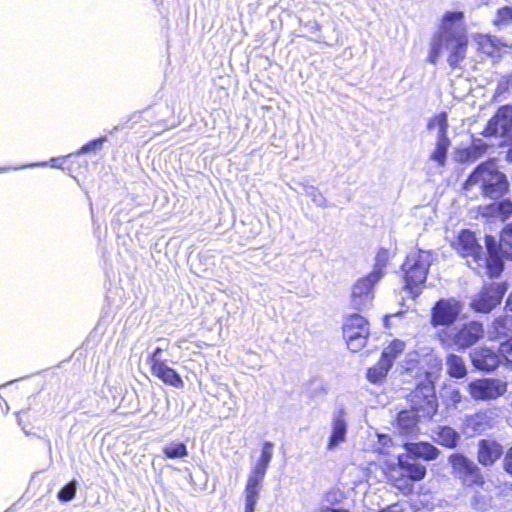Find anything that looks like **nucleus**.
<instances>
[{
    "instance_id": "nucleus-50",
    "label": "nucleus",
    "mask_w": 512,
    "mask_h": 512,
    "mask_svg": "<svg viewBox=\"0 0 512 512\" xmlns=\"http://www.w3.org/2000/svg\"><path fill=\"white\" fill-rule=\"evenodd\" d=\"M160 342H162V345L156 347L151 353L153 354H161L163 351H166L168 348V340L161 339Z\"/></svg>"
},
{
    "instance_id": "nucleus-52",
    "label": "nucleus",
    "mask_w": 512,
    "mask_h": 512,
    "mask_svg": "<svg viewBox=\"0 0 512 512\" xmlns=\"http://www.w3.org/2000/svg\"><path fill=\"white\" fill-rule=\"evenodd\" d=\"M7 170H9V168H6V167L0 168V172L7 171Z\"/></svg>"
},
{
    "instance_id": "nucleus-10",
    "label": "nucleus",
    "mask_w": 512,
    "mask_h": 512,
    "mask_svg": "<svg viewBox=\"0 0 512 512\" xmlns=\"http://www.w3.org/2000/svg\"><path fill=\"white\" fill-rule=\"evenodd\" d=\"M507 287L503 283H491L482 288V290L473 296L470 306L479 313H489L502 300Z\"/></svg>"
},
{
    "instance_id": "nucleus-32",
    "label": "nucleus",
    "mask_w": 512,
    "mask_h": 512,
    "mask_svg": "<svg viewBox=\"0 0 512 512\" xmlns=\"http://www.w3.org/2000/svg\"><path fill=\"white\" fill-rule=\"evenodd\" d=\"M163 453L167 458L176 459L187 456V447L182 442L173 441L163 447Z\"/></svg>"
},
{
    "instance_id": "nucleus-1",
    "label": "nucleus",
    "mask_w": 512,
    "mask_h": 512,
    "mask_svg": "<svg viewBox=\"0 0 512 512\" xmlns=\"http://www.w3.org/2000/svg\"><path fill=\"white\" fill-rule=\"evenodd\" d=\"M463 12H446L443 15L440 28L431 38L430 51L427 60L436 64L443 51H446L450 67L458 68L466 57L468 37L462 25Z\"/></svg>"
},
{
    "instance_id": "nucleus-22",
    "label": "nucleus",
    "mask_w": 512,
    "mask_h": 512,
    "mask_svg": "<svg viewBox=\"0 0 512 512\" xmlns=\"http://www.w3.org/2000/svg\"><path fill=\"white\" fill-rule=\"evenodd\" d=\"M407 456L415 458H423L424 460H434L439 455V450L427 442H407L404 444Z\"/></svg>"
},
{
    "instance_id": "nucleus-11",
    "label": "nucleus",
    "mask_w": 512,
    "mask_h": 512,
    "mask_svg": "<svg viewBox=\"0 0 512 512\" xmlns=\"http://www.w3.org/2000/svg\"><path fill=\"white\" fill-rule=\"evenodd\" d=\"M462 311V305L459 301L454 298L441 299L437 301L432 308L431 312V324L433 327L451 325L458 318Z\"/></svg>"
},
{
    "instance_id": "nucleus-43",
    "label": "nucleus",
    "mask_w": 512,
    "mask_h": 512,
    "mask_svg": "<svg viewBox=\"0 0 512 512\" xmlns=\"http://www.w3.org/2000/svg\"><path fill=\"white\" fill-rule=\"evenodd\" d=\"M147 363L151 367L152 374L157 371V368L163 367L166 361L161 358V354L150 353L147 357Z\"/></svg>"
},
{
    "instance_id": "nucleus-13",
    "label": "nucleus",
    "mask_w": 512,
    "mask_h": 512,
    "mask_svg": "<svg viewBox=\"0 0 512 512\" xmlns=\"http://www.w3.org/2000/svg\"><path fill=\"white\" fill-rule=\"evenodd\" d=\"M468 391L475 400L496 399L507 391V383L498 379H482L469 383Z\"/></svg>"
},
{
    "instance_id": "nucleus-17",
    "label": "nucleus",
    "mask_w": 512,
    "mask_h": 512,
    "mask_svg": "<svg viewBox=\"0 0 512 512\" xmlns=\"http://www.w3.org/2000/svg\"><path fill=\"white\" fill-rule=\"evenodd\" d=\"M455 247L463 257H471L472 259L469 261L472 264L482 252V247L477 243L475 234L468 230L460 232Z\"/></svg>"
},
{
    "instance_id": "nucleus-48",
    "label": "nucleus",
    "mask_w": 512,
    "mask_h": 512,
    "mask_svg": "<svg viewBox=\"0 0 512 512\" xmlns=\"http://www.w3.org/2000/svg\"><path fill=\"white\" fill-rule=\"evenodd\" d=\"M316 512H350L348 509L344 508H335L329 505L320 506Z\"/></svg>"
},
{
    "instance_id": "nucleus-20",
    "label": "nucleus",
    "mask_w": 512,
    "mask_h": 512,
    "mask_svg": "<svg viewBox=\"0 0 512 512\" xmlns=\"http://www.w3.org/2000/svg\"><path fill=\"white\" fill-rule=\"evenodd\" d=\"M345 412L339 409L333 415L332 432L327 445L328 450H334L340 443L344 442L347 433V423L344 418Z\"/></svg>"
},
{
    "instance_id": "nucleus-2",
    "label": "nucleus",
    "mask_w": 512,
    "mask_h": 512,
    "mask_svg": "<svg viewBox=\"0 0 512 512\" xmlns=\"http://www.w3.org/2000/svg\"><path fill=\"white\" fill-rule=\"evenodd\" d=\"M509 189L506 175L501 172L495 161L479 164L468 176L463 191L468 198L485 197L499 199Z\"/></svg>"
},
{
    "instance_id": "nucleus-31",
    "label": "nucleus",
    "mask_w": 512,
    "mask_h": 512,
    "mask_svg": "<svg viewBox=\"0 0 512 512\" xmlns=\"http://www.w3.org/2000/svg\"><path fill=\"white\" fill-rule=\"evenodd\" d=\"M498 246L502 256L512 259V223L502 230Z\"/></svg>"
},
{
    "instance_id": "nucleus-28",
    "label": "nucleus",
    "mask_w": 512,
    "mask_h": 512,
    "mask_svg": "<svg viewBox=\"0 0 512 512\" xmlns=\"http://www.w3.org/2000/svg\"><path fill=\"white\" fill-rule=\"evenodd\" d=\"M391 367L388 361L380 359L377 364L368 369L367 379L373 384L381 383Z\"/></svg>"
},
{
    "instance_id": "nucleus-30",
    "label": "nucleus",
    "mask_w": 512,
    "mask_h": 512,
    "mask_svg": "<svg viewBox=\"0 0 512 512\" xmlns=\"http://www.w3.org/2000/svg\"><path fill=\"white\" fill-rule=\"evenodd\" d=\"M298 193L305 194L307 197L311 198L312 202L319 207H326L327 201L323 194L314 186L299 183L298 188H294Z\"/></svg>"
},
{
    "instance_id": "nucleus-37",
    "label": "nucleus",
    "mask_w": 512,
    "mask_h": 512,
    "mask_svg": "<svg viewBox=\"0 0 512 512\" xmlns=\"http://www.w3.org/2000/svg\"><path fill=\"white\" fill-rule=\"evenodd\" d=\"M377 441L374 443V450L380 454H389L392 447V439L387 434H377Z\"/></svg>"
},
{
    "instance_id": "nucleus-35",
    "label": "nucleus",
    "mask_w": 512,
    "mask_h": 512,
    "mask_svg": "<svg viewBox=\"0 0 512 512\" xmlns=\"http://www.w3.org/2000/svg\"><path fill=\"white\" fill-rule=\"evenodd\" d=\"M451 142H435V148L430 155V159L438 165L443 166L446 162L447 152Z\"/></svg>"
},
{
    "instance_id": "nucleus-27",
    "label": "nucleus",
    "mask_w": 512,
    "mask_h": 512,
    "mask_svg": "<svg viewBox=\"0 0 512 512\" xmlns=\"http://www.w3.org/2000/svg\"><path fill=\"white\" fill-rule=\"evenodd\" d=\"M475 42L478 50L486 55H493L500 49V41L496 37L489 35H477L475 36Z\"/></svg>"
},
{
    "instance_id": "nucleus-42",
    "label": "nucleus",
    "mask_w": 512,
    "mask_h": 512,
    "mask_svg": "<svg viewBox=\"0 0 512 512\" xmlns=\"http://www.w3.org/2000/svg\"><path fill=\"white\" fill-rule=\"evenodd\" d=\"M512 21V7H504L499 9L495 19L493 20L495 25H506Z\"/></svg>"
},
{
    "instance_id": "nucleus-21",
    "label": "nucleus",
    "mask_w": 512,
    "mask_h": 512,
    "mask_svg": "<svg viewBox=\"0 0 512 512\" xmlns=\"http://www.w3.org/2000/svg\"><path fill=\"white\" fill-rule=\"evenodd\" d=\"M510 334H512V315L496 318L487 331V337L491 341H500Z\"/></svg>"
},
{
    "instance_id": "nucleus-40",
    "label": "nucleus",
    "mask_w": 512,
    "mask_h": 512,
    "mask_svg": "<svg viewBox=\"0 0 512 512\" xmlns=\"http://www.w3.org/2000/svg\"><path fill=\"white\" fill-rule=\"evenodd\" d=\"M499 353L501 361L505 360L506 364L512 368V338L500 344Z\"/></svg>"
},
{
    "instance_id": "nucleus-41",
    "label": "nucleus",
    "mask_w": 512,
    "mask_h": 512,
    "mask_svg": "<svg viewBox=\"0 0 512 512\" xmlns=\"http://www.w3.org/2000/svg\"><path fill=\"white\" fill-rule=\"evenodd\" d=\"M105 141H106V137H100L98 139H94V140L86 143L85 145H83L75 154L81 155V154L100 150Z\"/></svg>"
},
{
    "instance_id": "nucleus-8",
    "label": "nucleus",
    "mask_w": 512,
    "mask_h": 512,
    "mask_svg": "<svg viewBox=\"0 0 512 512\" xmlns=\"http://www.w3.org/2000/svg\"><path fill=\"white\" fill-rule=\"evenodd\" d=\"M485 242L488 255L483 256L481 252L473 264L470 261L467 264L478 274L485 271L491 278L497 277L503 270V262L497 251L498 243L492 236H487Z\"/></svg>"
},
{
    "instance_id": "nucleus-25",
    "label": "nucleus",
    "mask_w": 512,
    "mask_h": 512,
    "mask_svg": "<svg viewBox=\"0 0 512 512\" xmlns=\"http://www.w3.org/2000/svg\"><path fill=\"white\" fill-rule=\"evenodd\" d=\"M434 434V440L447 448H455L460 440L459 433L449 426H439Z\"/></svg>"
},
{
    "instance_id": "nucleus-26",
    "label": "nucleus",
    "mask_w": 512,
    "mask_h": 512,
    "mask_svg": "<svg viewBox=\"0 0 512 512\" xmlns=\"http://www.w3.org/2000/svg\"><path fill=\"white\" fill-rule=\"evenodd\" d=\"M153 375L162 380L165 384L175 388H181L183 386L181 376L173 368L167 366V364L157 368V371L154 372Z\"/></svg>"
},
{
    "instance_id": "nucleus-33",
    "label": "nucleus",
    "mask_w": 512,
    "mask_h": 512,
    "mask_svg": "<svg viewBox=\"0 0 512 512\" xmlns=\"http://www.w3.org/2000/svg\"><path fill=\"white\" fill-rule=\"evenodd\" d=\"M389 258H390V255H389V252L388 250L386 249H380L377 254H376V257H375V265H374V268L372 270L371 273H369V275H377V279L380 280L383 275H384V271H385V268L388 264V261H389Z\"/></svg>"
},
{
    "instance_id": "nucleus-15",
    "label": "nucleus",
    "mask_w": 512,
    "mask_h": 512,
    "mask_svg": "<svg viewBox=\"0 0 512 512\" xmlns=\"http://www.w3.org/2000/svg\"><path fill=\"white\" fill-rule=\"evenodd\" d=\"M471 361L475 368L482 371H492L501 363L499 351L496 352L490 348H476L471 354Z\"/></svg>"
},
{
    "instance_id": "nucleus-5",
    "label": "nucleus",
    "mask_w": 512,
    "mask_h": 512,
    "mask_svg": "<svg viewBox=\"0 0 512 512\" xmlns=\"http://www.w3.org/2000/svg\"><path fill=\"white\" fill-rule=\"evenodd\" d=\"M484 334L481 323L471 321L461 326H453L442 329L438 337L442 344L465 349L475 344Z\"/></svg>"
},
{
    "instance_id": "nucleus-46",
    "label": "nucleus",
    "mask_w": 512,
    "mask_h": 512,
    "mask_svg": "<svg viewBox=\"0 0 512 512\" xmlns=\"http://www.w3.org/2000/svg\"><path fill=\"white\" fill-rule=\"evenodd\" d=\"M503 465L505 471L512 475V447L507 451L504 457Z\"/></svg>"
},
{
    "instance_id": "nucleus-9",
    "label": "nucleus",
    "mask_w": 512,
    "mask_h": 512,
    "mask_svg": "<svg viewBox=\"0 0 512 512\" xmlns=\"http://www.w3.org/2000/svg\"><path fill=\"white\" fill-rule=\"evenodd\" d=\"M448 462L452 467V475L459 479L464 485L472 486L482 483L483 478L480 468L464 454H451L448 458Z\"/></svg>"
},
{
    "instance_id": "nucleus-16",
    "label": "nucleus",
    "mask_w": 512,
    "mask_h": 512,
    "mask_svg": "<svg viewBox=\"0 0 512 512\" xmlns=\"http://www.w3.org/2000/svg\"><path fill=\"white\" fill-rule=\"evenodd\" d=\"M502 454L503 447L495 440L482 439L478 442L477 459L481 465H493Z\"/></svg>"
},
{
    "instance_id": "nucleus-39",
    "label": "nucleus",
    "mask_w": 512,
    "mask_h": 512,
    "mask_svg": "<svg viewBox=\"0 0 512 512\" xmlns=\"http://www.w3.org/2000/svg\"><path fill=\"white\" fill-rule=\"evenodd\" d=\"M76 488H77L76 481L69 482L58 492V499L62 502H68V501L72 500L75 497Z\"/></svg>"
},
{
    "instance_id": "nucleus-29",
    "label": "nucleus",
    "mask_w": 512,
    "mask_h": 512,
    "mask_svg": "<svg viewBox=\"0 0 512 512\" xmlns=\"http://www.w3.org/2000/svg\"><path fill=\"white\" fill-rule=\"evenodd\" d=\"M447 370L451 377L462 378L466 375L467 370L462 357L450 354L446 361Z\"/></svg>"
},
{
    "instance_id": "nucleus-51",
    "label": "nucleus",
    "mask_w": 512,
    "mask_h": 512,
    "mask_svg": "<svg viewBox=\"0 0 512 512\" xmlns=\"http://www.w3.org/2000/svg\"><path fill=\"white\" fill-rule=\"evenodd\" d=\"M506 307L508 308V310L512 311V292L509 294L507 298Z\"/></svg>"
},
{
    "instance_id": "nucleus-44",
    "label": "nucleus",
    "mask_w": 512,
    "mask_h": 512,
    "mask_svg": "<svg viewBox=\"0 0 512 512\" xmlns=\"http://www.w3.org/2000/svg\"><path fill=\"white\" fill-rule=\"evenodd\" d=\"M497 209L502 217H509L512 214V202L502 201L497 204Z\"/></svg>"
},
{
    "instance_id": "nucleus-24",
    "label": "nucleus",
    "mask_w": 512,
    "mask_h": 512,
    "mask_svg": "<svg viewBox=\"0 0 512 512\" xmlns=\"http://www.w3.org/2000/svg\"><path fill=\"white\" fill-rule=\"evenodd\" d=\"M399 466L402 473L413 481L422 480L426 475V467L409 456H399Z\"/></svg>"
},
{
    "instance_id": "nucleus-4",
    "label": "nucleus",
    "mask_w": 512,
    "mask_h": 512,
    "mask_svg": "<svg viewBox=\"0 0 512 512\" xmlns=\"http://www.w3.org/2000/svg\"><path fill=\"white\" fill-rule=\"evenodd\" d=\"M434 254L427 250L411 251L402 265L405 287L413 291L426 280Z\"/></svg>"
},
{
    "instance_id": "nucleus-14",
    "label": "nucleus",
    "mask_w": 512,
    "mask_h": 512,
    "mask_svg": "<svg viewBox=\"0 0 512 512\" xmlns=\"http://www.w3.org/2000/svg\"><path fill=\"white\" fill-rule=\"evenodd\" d=\"M512 131V106L500 107L496 114L489 120L485 130V136L505 137Z\"/></svg>"
},
{
    "instance_id": "nucleus-19",
    "label": "nucleus",
    "mask_w": 512,
    "mask_h": 512,
    "mask_svg": "<svg viewBox=\"0 0 512 512\" xmlns=\"http://www.w3.org/2000/svg\"><path fill=\"white\" fill-rule=\"evenodd\" d=\"M491 418L486 412H477L472 415L465 416L462 423V431L471 437L475 434L482 433L491 427Z\"/></svg>"
},
{
    "instance_id": "nucleus-34",
    "label": "nucleus",
    "mask_w": 512,
    "mask_h": 512,
    "mask_svg": "<svg viewBox=\"0 0 512 512\" xmlns=\"http://www.w3.org/2000/svg\"><path fill=\"white\" fill-rule=\"evenodd\" d=\"M405 348V343L400 340H394L388 345L382 352L381 358L382 360H386L389 362V365L392 366L394 360Z\"/></svg>"
},
{
    "instance_id": "nucleus-47",
    "label": "nucleus",
    "mask_w": 512,
    "mask_h": 512,
    "mask_svg": "<svg viewBox=\"0 0 512 512\" xmlns=\"http://www.w3.org/2000/svg\"><path fill=\"white\" fill-rule=\"evenodd\" d=\"M436 141L435 142H451L447 136L448 128H441L440 130L435 132Z\"/></svg>"
},
{
    "instance_id": "nucleus-49",
    "label": "nucleus",
    "mask_w": 512,
    "mask_h": 512,
    "mask_svg": "<svg viewBox=\"0 0 512 512\" xmlns=\"http://www.w3.org/2000/svg\"><path fill=\"white\" fill-rule=\"evenodd\" d=\"M402 504L395 503L392 505L387 506L386 508L380 510L379 512H403Z\"/></svg>"
},
{
    "instance_id": "nucleus-45",
    "label": "nucleus",
    "mask_w": 512,
    "mask_h": 512,
    "mask_svg": "<svg viewBox=\"0 0 512 512\" xmlns=\"http://www.w3.org/2000/svg\"><path fill=\"white\" fill-rule=\"evenodd\" d=\"M46 165H50L53 168H62V161L60 158H52V159H50L49 162L34 163V164L22 166L21 168L35 167V166H46Z\"/></svg>"
},
{
    "instance_id": "nucleus-23",
    "label": "nucleus",
    "mask_w": 512,
    "mask_h": 512,
    "mask_svg": "<svg viewBox=\"0 0 512 512\" xmlns=\"http://www.w3.org/2000/svg\"><path fill=\"white\" fill-rule=\"evenodd\" d=\"M488 147V144L482 139H475L470 146L459 149L456 158L462 163L474 162L486 153Z\"/></svg>"
},
{
    "instance_id": "nucleus-36",
    "label": "nucleus",
    "mask_w": 512,
    "mask_h": 512,
    "mask_svg": "<svg viewBox=\"0 0 512 512\" xmlns=\"http://www.w3.org/2000/svg\"><path fill=\"white\" fill-rule=\"evenodd\" d=\"M442 398L447 405L453 406L454 408H458L459 404L463 401L468 402V400L462 396L460 391L455 388L446 389L444 394H442Z\"/></svg>"
},
{
    "instance_id": "nucleus-3",
    "label": "nucleus",
    "mask_w": 512,
    "mask_h": 512,
    "mask_svg": "<svg viewBox=\"0 0 512 512\" xmlns=\"http://www.w3.org/2000/svg\"><path fill=\"white\" fill-rule=\"evenodd\" d=\"M273 443L265 442L263 444L260 458L254 463L246 482L245 512H254L255 506L259 500L260 490L265 478L267 469L273 457Z\"/></svg>"
},
{
    "instance_id": "nucleus-6",
    "label": "nucleus",
    "mask_w": 512,
    "mask_h": 512,
    "mask_svg": "<svg viewBox=\"0 0 512 512\" xmlns=\"http://www.w3.org/2000/svg\"><path fill=\"white\" fill-rule=\"evenodd\" d=\"M409 403L412 409L421 413L424 418H432L438 409V402L433 383L428 380L421 382L412 391Z\"/></svg>"
},
{
    "instance_id": "nucleus-12",
    "label": "nucleus",
    "mask_w": 512,
    "mask_h": 512,
    "mask_svg": "<svg viewBox=\"0 0 512 512\" xmlns=\"http://www.w3.org/2000/svg\"><path fill=\"white\" fill-rule=\"evenodd\" d=\"M377 275H367L356 281L351 290V306L357 310L368 308L374 299V286L378 283Z\"/></svg>"
},
{
    "instance_id": "nucleus-18",
    "label": "nucleus",
    "mask_w": 512,
    "mask_h": 512,
    "mask_svg": "<svg viewBox=\"0 0 512 512\" xmlns=\"http://www.w3.org/2000/svg\"><path fill=\"white\" fill-rule=\"evenodd\" d=\"M425 419L421 413L410 408L398 413L397 429L399 433L405 436H414L419 432L418 423L420 419Z\"/></svg>"
},
{
    "instance_id": "nucleus-38",
    "label": "nucleus",
    "mask_w": 512,
    "mask_h": 512,
    "mask_svg": "<svg viewBox=\"0 0 512 512\" xmlns=\"http://www.w3.org/2000/svg\"><path fill=\"white\" fill-rule=\"evenodd\" d=\"M448 128V119L446 113H440L429 120L427 129L431 132H437L442 128Z\"/></svg>"
},
{
    "instance_id": "nucleus-7",
    "label": "nucleus",
    "mask_w": 512,
    "mask_h": 512,
    "mask_svg": "<svg viewBox=\"0 0 512 512\" xmlns=\"http://www.w3.org/2000/svg\"><path fill=\"white\" fill-rule=\"evenodd\" d=\"M343 335L348 348L352 352H358L366 344L369 335L368 322L359 314L348 316L343 324Z\"/></svg>"
}]
</instances>
